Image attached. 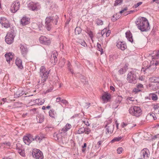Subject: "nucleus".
Returning a JSON list of instances; mask_svg holds the SVG:
<instances>
[{"label": "nucleus", "instance_id": "1", "mask_svg": "<svg viewBox=\"0 0 159 159\" xmlns=\"http://www.w3.org/2000/svg\"><path fill=\"white\" fill-rule=\"evenodd\" d=\"M136 24L138 29L142 32L148 30L150 28L148 20L145 17H140L137 19Z\"/></svg>", "mask_w": 159, "mask_h": 159}, {"label": "nucleus", "instance_id": "2", "mask_svg": "<svg viewBox=\"0 0 159 159\" xmlns=\"http://www.w3.org/2000/svg\"><path fill=\"white\" fill-rule=\"evenodd\" d=\"M58 17L57 15L53 16H51L47 17L45 19V27L48 31L50 30L51 28L52 23H54L56 25L57 23Z\"/></svg>", "mask_w": 159, "mask_h": 159}, {"label": "nucleus", "instance_id": "3", "mask_svg": "<svg viewBox=\"0 0 159 159\" xmlns=\"http://www.w3.org/2000/svg\"><path fill=\"white\" fill-rule=\"evenodd\" d=\"M129 111V114L136 117H139L142 114L141 109L140 107L136 106L130 107Z\"/></svg>", "mask_w": 159, "mask_h": 159}, {"label": "nucleus", "instance_id": "4", "mask_svg": "<svg viewBox=\"0 0 159 159\" xmlns=\"http://www.w3.org/2000/svg\"><path fill=\"white\" fill-rule=\"evenodd\" d=\"M62 133L54 134V137L56 140H57L59 142L62 143L63 144H66L68 142V139L67 137L62 136Z\"/></svg>", "mask_w": 159, "mask_h": 159}, {"label": "nucleus", "instance_id": "5", "mask_svg": "<svg viewBox=\"0 0 159 159\" xmlns=\"http://www.w3.org/2000/svg\"><path fill=\"white\" fill-rule=\"evenodd\" d=\"M15 35L14 31L8 33L5 38V41L8 44H11L13 42Z\"/></svg>", "mask_w": 159, "mask_h": 159}, {"label": "nucleus", "instance_id": "6", "mask_svg": "<svg viewBox=\"0 0 159 159\" xmlns=\"http://www.w3.org/2000/svg\"><path fill=\"white\" fill-rule=\"evenodd\" d=\"M127 80L129 83L135 84L137 82L136 76L135 72H130L127 75Z\"/></svg>", "mask_w": 159, "mask_h": 159}, {"label": "nucleus", "instance_id": "7", "mask_svg": "<svg viewBox=\"0 0 159 159\" xmlns=\"http://www.w3.org/2000/svg\"><path fill=\"white\" fill-rule=\"evenodd\" d=\"M28 7L30 10L33 11H37L41 8L40 5L39 3L37 2H30L28 5Z\"/></svg>", "mask_w": 159, "mask_h": 159}, {"label": "nucleus", "instance_id": "8", "mask_svg": "<svg viewBox=\"0 0 159 159\" xmlns=\"http://www.w3.org/2000/svg\"><path fill=\"white\" fill-rule=\"evenodd\" d=\"M32 155L35 159H42L43 158L42 152L38 149L34 150L32 152Z\"/></svg>", "mask_w": 159, "mask_h": 159}, {"label": "nucleus", "instance_id": "9", "mask_svg": "<svg viewBox=\"0 0 159 159\" xmlns=\"http://www.w3.org/2000/svg\"><path fill=\"white\" fill-rule=\"evenodd\" d=\"M20 5L19 2L18 1H16L12 4L11 7V11L15 13L19 9Z\"/></svg>", "mask_w": 159, "mask_h": 159}, {"label": "nucleus", "instance_id": "10", "mask_svg": "<svg viewBox=\"0 0 159 159\" xmlns=\"http://www.w3.org/2000/svg\"><path fill=\"white\" fill-rule=\"evenodd\" d=\"M158 64H159V63L156 61L155 64L153 63V64L150 65L148 67L146 68L145 70H144L143 71H146L150 74L152 73L156 69V66Z\"/></svg>", "mask_w": 159, "mask_h": 159}, {"label": "nucleus", "instance_id": "11", "mask_svg": "<svg viewBox=\"0 0 159 159\" xmlns=\"http://www.w3.org/2000/svg\"><path fill=\"white\" fill-rule=\"evenodd\" d=\"M122 100V98L121 96H118L116 100L112 103V108L114 110L117 108Z\"/></svg>", "mask_w": 159, "mask_h": 159}, {"label": "nucleus", "instance_id": "12", "mask_svg": "<svg viewBox=\"0 0 159 159\" xmlns=\"http://www.w3.org/2000/svg\"><path fill=\"white\" fill-rule=\"evenodd\" d=\"M141 156L143 159H148L150 155L149 150L147 148L143 149L141 152Z\"/></svg>", "mask_w": 159, "mask_h": 159}, {"label": "nucleus", "instance_id": "13", "mask_svg": "<svg viewBox=\"0 0 159 159\" xmlns=\"http://www.w3.org/2000/svg\"><path fill=\"white\" fill-rule=\"evenodd\" d=\"M19 46L22 55L24 57H25L28 52V49L26 45H25L20 44Z\"/></svg>", "mask_w": 159, "mask_h": 159}, {"label": "nucleus", "instance_id": "14", "mask_svg": "<svg viewBox=\"0 0 159 159\" xmlns=\"http://www.w3.org/2000/svg\"><path fill=\"white\" fill-rule=\"evenodd\" d=\"M39 41L40 43L47 45H49L51 43L50 40L44 36H41L39 38Z\"/></svg>", "mask_w": 159, "mask_h": 159}, {"label": "nucleus", "instance_id": "15", "mask_svg": "<svg viewBox=\"0 0 159 159\" xmlns=\"http://www.w3.org/2000/svg\"><path fill=\"white\" fill-rule=\"evenodd\" d=\"M116 46L118 48L122 50H124L127 48L126 44L124 42L121 41H117L116 42Z\"/></svg>", "mask_w": 159, "mask_h": 159}, {"label": "nucleus", "instance_id": "16", "mask_svg": "<svg viewBox=\"0 0 159 159\" xmlns=\"http://www.w3.org/2000/svg\"><path fill=\"white\" fill-rule=\"evenodd\" d=\"M0 23L2 26L8 28L9 26L8 21L5 17H1L0 19Z\"/></svg>", "mask_w": 159, "mask_h": 159}, {"label": "nucleus", "instance_id": "17", "mask_svg": "<svg viewBox=\"0 0 159 159\" xmlns=\"http://www.w3.org/2000/svg\"><path fill=\"white\" fill-rule=\"evenodd\" d=\"M106 128V133L110 134H112L114 129V125L112 124L107 125L105 126Z\"/></svg>", "mask_w": 159, "mask_h": 159}, {"label": "nucleus", "instance_id": "18", "mask_svg": "<svg viewBox=\"0 0 159 159\" xmlns=\"http://www.w3.org/2000/svg\"><path fill=\"white\" fill-rule=\"evenodd\" d=\"M23 140L25 144L29 145L33 141L32 136L31 135H29L28 137L25 136L23 138Z\"/></svg>", "mask_w": 159, "mask_h": 159}, {"label": "nucleus", "instance_id": "19", "mask_svg": "<svg viewBox=\"0 0 159 159\" xmlns=\"http://www.w3.org/2000/svg\"><path fill=\"white\" fill-rule=\"evenodd\" d=\"M143 88V84H138L136 85V88H134L133 90V92L135 93H137L139 92L142 91V89Z\"/></svg>", "mask_w": 159, "mask_h": 159}, {"label": "nucleus", "instance_id": "20", "mask_svg": "<svg viewBox=\"0 0 159 159\" xmlns=\"http://www.w3.org/2000/svg\"><path fill=\"white\" fill-rule=\"evenodd\" d=\"M49 73V72H46L45 73L40 74L41 76V83H43L46 80L48 77V74Z\"/></svg>", "mask_w": 159, "mask_h": 159}, {"label": "nucleus", "instance_id": "21", "mask_svg": "<svg viewBox=\"0 0 159 159\" xmlns=\"http://www.w3.org/2000/svg\"><path fill=\"white\" fill-rule=\"evenodd\" d=\"M25 92L21 89L19 88L17 89L15 93L14 96L16 97H19L23 95L25 93Z\"/></svg>", "mask_w": 159, "mask_h": 159}, {"label": "nucleus", "instance_id": "22", "mask_svg": "<svg viewBox=\"0 0 159 159\" xmlns=\"http://www.w3.org/2000/svg\"><path fill=\"white\" fill-rule=\"evenodd\" d=\"M30 19L25 17H23L20 20V24L23 25L28 24L30 22Z\"/></svg>", "mask_w": 159, "mask_h": 159}, {"label": "nucleus", "instance_id": "23", "mask_svg": "<svg viewBox=\"0 0 159 159\" xmlns=\"http://www.w3.org/2000/svg\"><path fill=\"white\" fill-rule=\"evenodd\" d=\"M5 57L6 58V60L8 63H9L13 58V56L12 53H6L5 55Z\"/></svg>", "mask_w": 159, "mask_h": 159}, {"label": "nucleus", "instance_id": "24", "mask_svg": "<svg viewBox=\"0 0 159 159\" xmlns=\"http://www.w3.org/2000/svg\"><path fill=\"white\" fill-rule=\"evenodd\" d=\"M126 37L127 39L131 42H132L133 39H132V35L130 31H127L125 33Z\"/></svg>", "mask_w": 159, "mask_h": 159}, {"label": "nucleus", "instance_id": "25", "mask_svg": "<svg viewBox=\"0 0 159 159\" xmlns=\"http://www.w3.org/2000/svg\"><path fill=\"white\" fill-rule=\"evenodd\" d=\"M16 64L20 69H22L23 67L22 64V61L19 58H17L16 60Z\"/></svg>", "mask_w": 159, "mask_h": 159}, {"label": "nucleus", "instance_id": "26", "mask_svg": "<svg viewBox=\"0 0 159 159\" xmlns=\"http://www.w3.org/2000/svg\"><path fill=\"white\" fill-rule=\"evenodd\" d=\"M110 98V96L108 93H104L102 95V99L104 102H107Z\"/></svg>", "mask_w": 159, "mask_h": 159}, {"label": "nucleus", "instance_id": "27", "mask_svg": "<svg viewBox=\"0 0 159 159\" xmlns=\"http://www.w3.org/2000/svg\"><path fill=\"white\" fill-rule=\"evenodd\" d=\"M44 116L42 114H39L37 117V121L39 123L43 122L44 120Z\"/></svg>", "mask_w": 159, "mask_h": 159}, {"label": "nucleus", "instance_id": "28", "mask_svg": "<svg viewBox=\"0 0 159 159\" xmlns=\"http://www.w3.org/2000/svg\"><path fill=\"white\" fill-rule=\"evenodd\" d=\"M85 132V128L82 127L79 128L78 130L76 131V134H81Z\"/></svg>", "mask_w": 159, "mask_h": 159}, {"label": "nucleus", "instance_id": "29", "mask_svg": "<svg viewBox=\"0 0 159 159\" xmlns=\"http://www.w3.org/2000/svg\"><path fill=\"white\" fill-rule=\"evenodd\" d=\"M71 127V125L69 124H67L63 128L62 130L63 131H66L69 130Z\"/></svg>", "mask_w": 159, "mask_h": 159}, {"label": "nucleus", "instance_id": "30", "mask_svg": "<svg viewBox=\"0 0 159 159\" xmlns=\"http://www.w3.org/2000/svg\"><path fill=\"white\" fill-rule=\"evenodd\" d=\"M43 138V137L41 136H39L38 135H37L35 136L34 138L32 137V140L33 141L35 140L36 141L39 142V143L42 139Z\"/></svg>", "mask_w": 159, "mask_h": 159}, {"label": "nucleus", "instance_id": "31", "mask_svg": "<svg viewBox=\"0 0 159 159\" xmlns=\"http://www.w3.org/2000/svg\"><path fill=\"white\" fill-rule=\"evenodd\" d=\"M159 78L156 77H152L149 78V81L151 82L157 83L158 82L159 80L158 79Z\"/></svg>", "mask_w": 159, "mask_h": 159}, {"label": "nucleus", "instance_id": "32", "mask_svg": "<svg viewBox=\"0 0 159 159\" xmlns=\"http://www.w3.org/2000/svg\"><path fill=\"white\" fill-rule=\"evenodd\" d=\"M49 113L50 116L53 118H55V116L56 114V112L53 109L50 110L49 112Z\"/></svg>", "mask_w": 159, "mask_h": 159}, {"label": "nucleus", "instance_id": "33", "mask_svg": "<svg viewBox=\"0 0 159 159\" xmlns=\"http://www.w3.org/2000/svg\"><path fill=\"white\" fill-rule=\"evenodd\" d=\"M35 101V102L39 105L43 104L45 101L44 100H42L41 99H36Z\"/></svg>", "mask_w": 159, "mask_h": 159}, {"label": "nucleus", "instance_id": "34", "mask_svg": "<svg viewBox=\"0 0 159 159\" xmlns=\"http://www.w3.org/2000/svg\"><path fill=\"white\" fill-rule=\"evenodd\" d=\"M40 74L43 73H45V72H49L50 70L48 71L46 70V68L44 66H42L40 69Z\"/></svg>", "mask_w": 159, "mask_h": 159}, {"label": "nucleus", "instance_id": "35", "mask_svg": "<svg viewBox=\"0 0 159 159\" xmlns=\"http://www.w3.org/2000/svg\"><path fill=\"white\" fill-rule=\"evenodd\" d=\"M67 68L69 70L71 73L72 74H74L73 70L71 68V63L69 61H68L67 64Z\"/></svg>", "mask_w": 159, "mask_h": 159}, {"label": "nucleus", "instance_id": "36", "mask_svg": "<svg viewBox=\"0 0 159 159\" xmlns=\"http://www.w3.org/2000/svg\"><path fill=\"white\" fill-rule=\"evenodd\" d=\"M155 53V54L152 56V59H158L159 58V50L157 52L156 51H154L153 53Z\"/></svg>", "mask_w": 159, "mask_h": 159}, {"label": "nucleus", "instance_id": "37", "mask_svg": "<svg viewBox=\"0 0 159 159\" xmlns=\"http://www.w3.org/2000/svg\"><path fill=\"white\" fill-rule=\"evenodd\" d=\"M81 32V29L79 27H77L75 30V33L76 35L80 34Z\"/></svg>", "mask_w": 159, "mask_h": 159}, {"label": "nucleus", "instance_id": "38", "mask_svg": "<svg viewBox=\"0 0 159 159\" xmlns=\"http://www.w3.org/2000/svg\"><path fill=\"white\" fill-rule=\"evenodd\" d=\"M57 52H53V53L51 55V57L52 58L53 57L54 59V62H55L56 61H57Z\"/></svg>", "mask_w": 159, "mask_h": 159}, {"label": "nucleus", "instance_id": "39", "mask_svg": "<svg viewBox=\"0 0 159 159\" xmlns=\"http://www.w3.org/2000/svg\"><path fill=\"white\" fill-rule=\"evenodd\" d=\"M97 49L101 52V54H102L103 53V49L102 48L101 44L99 43H97Z\"/></svg>", "mask_w": 159, "mask_h": 159}, {"label": "nucleus", "instance_id": "40", "mask_svg": "<svg viewBox=\"0 0 159 159\" xmlns=\"http://www.w3.org/2000/svg\"><path fill=\"white\" fill-rule=\"evenodd\" d=\"M17 149L18 150V152L22 156L24 157L25 156V153L24 151H22V150L20 149L19 148Z\"/></svg>", "mask_w": 159, "mask_h": 159}, {"label": "nucleus", "instance_id": "41", "mask_svg": "<svg viewBox=\"0 0 159 159\" xmlns=\"http://www.w3.org/2000/svg\"><path fill=\"white\" fill-rule=\"evenodd\" d=\"M122 139V137H117L113 139L111 141V142L112 143L114 142H115L119 141Z\"/></svg>", "mask_w": 159, "mask_h": 159}, {"label": "nucleus", "instance_id": "42", "mask_svg": "<svg viewBox=\"0 0 159 159\" xmlns=\"http://www.w3.org/2000/svg\"><path fill=\"white\" fill-rule=\"evenodd\" d=\"M117 14L114 15L111 18V20L113 21L114 22L116 21L117 19H118L120 17L119 16H117Z\"/></svg>", "mask_w": 159, "mask_h": 159}, {"label": "nucleus", "instance_id": "43", "mask_svg": "<svg viewBox=\"0 0 159 159\" xmlns=\"http://www.w3.org/2000/svg\"><path fill=\"white\" fill-rule=\"evenodd\" d=\"M122 2V0H116L114 4V6H116L118 5H120Z\"/></svg>", "mask_w": 159, "mask_h": 159}, {"label": "nucleus", "instance_id": "44", "mask_svg": "<svg viewBox=\"0 0 159 159\" xmlns=\"http://www.w3.org/2000/svg\"><path fill=\"white\" fill-rule=\"evenodd\" d=\"M96 23L98 25H102L103 24V22L102 20L98 19L97 20Z\"/></svg>", "mask_w": 159, "mask_h": 159}, {"label": "nucleus", "instance_id": "45", "mask_svg": "<svg viewBox=\"0 0 159 159\" xmlns=\"http://www.w3.org/2000/svg\"><path fill=\"white\" fill-rule=\"evenodd\" d=\"M152 99L154 101H156L157 99V97L155 94H153L151 96Z\"/></svg>", "mask_w": 159, "mask_h": 159}, {"label": "nucleus", "instance_id": "46", "mask_svg": "<svg viewBox=\"0 0 159 159\" xmlns=\"http://www.w3.org/2000/svg\"><path fill=\"white\" fill-rule=\"evenodd\" d=\"M126 71V70L125 69L122 68L119 70V72L120 74H122L125 73Z\"/></svg>", "mask_w": 159, "mask_h": 159}, {"label": "nucleus", "instance_id": "47", "mask_svg": "<svg viewBox=\"0 0 159 159\" xmlns=\"http://www.w3.org/2000/svg\"><path fill=\"white\" fill-rule=\"evenodd\" d=\"M123 149L122 148L120 147L118 148L117 150V152L118 154H120L122 153Z\"/></svg>", "mask_w": 159, "mask_h": 159}, {"label": "nucleus", "instance_id": "48", "mask_svg": "<svg viewBox=\"0 0 159 159\" xmlns=\"http://www.w3.org/2000/svg\"><path fill=\"white\" fill-rule=\"evenodd\" d=\"M142 4V2H139L138 3H137L136 4H135L134 6L133 7L135 8H137V7H138L140 5Z\"/></svg>", "mask_w": 159, "mask_h": 159}, {"label": "nucleus", "instance_id": "49", "mask_svg": "<svg viewBox=\"0 0 159 159\" xmlns=\"http://www.w3.org/2000/svg\"><path fill=\"white\" fill-rule=\"evenodd\" d=\"M90 132V130L89 128H85V132H84L86 134H89Z\"/></svg>", "mask_w": 159, "mask_h": 159}, {"label": "nucleus", "instance_id": "50", "mask_svg": "<svg viewBox=\"0 0 159 159\" xmlns=\"http://www.w3.org/2000/svg\"><path fill=\"white\" fill-rule=\"evenodd\" d=\"M88 34L90 38L92 39L93 37V32L91 31H88Z\"/></svg>", "mask_w": 159, "mask_h": 159}, {"label": "nucleus", "instance_id": "51", "mask_svg": "<svg viewBox=\"0 0 159 159\" xmlns=\"http://www.w3.org/2000/svg\"><path fill=\"white\" fill-rule=\"evenodd\" d=\"M82 121L87 126H89L90 125V124L89 123L88 121L86 119L85 121L82 120Z\"/></svg>", "mask_w": 159, "mask_h": 159}, {"label": "nucleus", "instance_id": "52", "mask_svg": "<svg viewBox=\"0 0 159 159\" xmlns=\"http://www.w3.org/2000/svg\"><path fill=\"white\" fill-rule=\"evenodd\" d=\"M80 44L83 46L85 47L86 45V44L85 42L84 41H81L80 42H79Z\"/></svg>", "mask_w": 159, "mask_h": 159}, {"label": "nucleus", "instance_id": "53", "mask_svg": "<svg viewBox=\"0 0 159 159\" xmlns=\"http://www.w3.org/2000/svg\"><path fill=\"white\" fill-rule=\"evenodd\" d=\"M61 102L65 105L68 104V102L65 99H62Z\"/></svg>", "mask_w": 159, "mask_h": 159}, {"label": "nucleus", "instance_id": "54", "mask_svg": "<svg viewBox=\"0 0 159 159\" xmlns=\"http://www.w3.org/2000/svg\"><path fill=\"white\" fill-rule=\"evenodd\" d=\"M128 125L127 124L125 123L124 122H123L121 124V126L122 128L125 127L126 126H127Z\"/></svg>", "mask_w": 159, "mask_h": 159}, {"label": "nucleus", "instance_id": "55", "mask_svg": "<svg viewBox=\"0 0 159 159\" xmlns=\"http://www.w3.org/2000/svg\"><path fill=\"white\" fill-rule=\"evenodd\" d=\"M107 29L105 28L104 29H103V30H102L101 32V34L102 35V36H103V35L107 31Z\"/></svg>", "mask_w": 159, "mask_h": 159}, {"label": "nucleus", "instance_id": "56", "mask_svg": "<svg viewBox=\"0 0 159 159\" xmlns=\"http://www.w3.org/2000/svg\"><path fill=\"white\" fill-rule=\"evenodd\" d=\"M62 99L60 97H58L56 98V102H61Z\"/></svg>", "mask_w": 159, "mask_h": 159}, {"label": "nucleus", "instance_id": "57", "mask_svg": "<svg viewBox=\"0 0 159 159\" xmlns=\"http://www.w3.org/2000/svg\"><path fill=\"white\" fill-rule=\"evenodd\" d=\"M102 143V141H98L97 143V147L98 148L100 147V145H101Z\"/></svg>", "mask_w": 159, "mask_h": 159}, {"label": "nucleus", "instance_id": "58", "mask_svg": "<svg viewBox=\"0 0 159 159\" xmlns=\"http://www.w3.org/2000/svg\"><path fill=\"white\" fill-rule=\"evenodd\" d=\"M128 9V8L127 7H125V8L123 9L122 10H121L120 12V14H121L122 13L124 12L125 11H126Z\"/></svg>", "mask_w": 159, "mask_h": 159}, {"label": "nucleus", "instance_id": "59", "mask_svg": "<svg viewBox=\"0 0 159 159\" xmlns=\"http://www.w3.org/2000/svg\"><path fill=\"white\" fill-rule=\"evenodd\" d=\"M150 116H152L153 118V119L154 120H155L157 119L156 117L155 116V115L153 113H152L151 114H150Z\"/></svg>", "mask_w": 159, "mask_h": 159}, {"label": "nucleus", "instance_id": "60", "mask_svg": "<svg viewBox=\"0 0 159 159\" xmlns=\"http://www.w3.org/2000/svg\"><path fill=\"white\" fill-rule=\"evenodd\" d=\"M111 33V31L110 30H108L107 32L106 33V37H108V36Z\"/></svg>", "mask_w": 159, "mask_h": 159}, {"label": "nucleus", "instance_id": "61", "mask_svg": "<svg viewBox=\"0 0 159 159\" xmlns=\"http://www.w3.org/2000/svg\"><path fill=\"white\" fill-rule=\"evenodd\" d=\"M4 144L7 145L8 146H10V143L9 142H5L3 143Z\"/></svg>", "mask_w": 159, "mask_h": 159}, {"label": "nucleus", "instance_id": "62", "mask_svg": "<svg viewBox=\"0 0 159 159\" xmlns=\"http://www.w3.org/2000/svg\"><path fill=\"white\" fill-rule=\"evenodd\" d=\"M52 90V88H50V89H48L46 91L45 93H46L49 92H50Z\"/></svg>", "mask_w": 159, "mask_h": 159}, {"label": "nucleus", "instance_id": "63", "mask_svg": "<svg viewBox=\"0 0 159 159\" xmlns=\"http://www.w3.org/2000/svg\"><path fill=\"white\" fill-rule=\"evenodd\" d=\"M86 105L85 107H86L87 108H88L90 105V103H86Z\"/></svg>", "mask_w": 159, "mask_h": 159}, {"label": "nucleus", "instance_id": "64", "mask_svg": "<svg viewBox=\"0 0 159 159\" xmlns=\"http://www.w3.org/2000/svg\"><path fill=\"white\" fill-rule=\"evenodd\" d=\"M110 89L111 90H112L113 91L115 90V89L112 86H110Z\"/></svg>", "mask_w": 159, "mask_h": 159}]
</instances>
